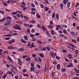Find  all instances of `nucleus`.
<instances>
[{
  "mask_svg": "<svg viewBox=\"0 0 79 79\" xmlns=\"http://www.w3.org/2000/svg\"><path fill=\"white\" fill-rule=\"evenodd\" d=\"M13 29H15L19 30V31H21V25L17 24L15 26L13 27Z\"/></svg>",
  "mask_w": 79,
  "mask_h": 79,
  "instance_id": "nucleus-1",
  "label": "nucleus"
},
{
  "mask_svg": "<svg viewBox=\"0 0 79 79\" xmlns=\"http://www.w3.org/2000/svg\"><path fill=\"white\" fill-rule=\"evenodd\" d=\"M54 53V52L53 51H52L50 52V56H51L53 58L55 57V56H56V55H57L56 53Z\"/></svg>",
  "mask_w": 79,
  "mask_h": 79,
  "instance_id": "nucleus-2",
  "label": "nucleus"
},
{
  "mask_svg": "<svg viewBox=\"0 0 79 79\" xmlns=\"http://www.w3.org/2000/svg\"><path fill=\"white\" fill-rule=\"evenodd\" d=\"M6 74H7L8 75H10H10L11 76H12V77H13L14 75H13V73L12 72H11L10 71H9L7 72L6 73Z\"/></svg>",
  "mask_w": 79,
  "mask_h": 79,
  "instance_id": "nucleus-3",
  "label": "nucleus"
},
{
  "mask_svg": "<svg viewBox=\"0 0 79 79\" xmlns=\"http://www.w3.org/2000/svg\"><path fill=\"white\" fill-rule=\"evenodd\" d=\"M20 7L23 9V10H26V7L24 5H20Z\"/></svg>",
  "mask_w": 79,
  "mask_h": 79,
  "instance_id": "nucleus-4",
  "label": "nucleus"
},
{
  "mask_svg": "<svg viewBox=\"0 0 79 79\" xmlns=\"http://www.w3.org/2000/svg\"><path fill=\"white\" fill-rule=\"evenodd\" d=\"M20 41H21L22 43H23V44H27V41H25V40H24L23 39H20Z\"/></svg>",
  "mask_w": 79,
  "mask_h": 79,
  "instance_id": "nucleus-5",
  "label": "nucleus"
},
{
  "mask_svg": "<svg viewBox=\"0 0 79 79\" xmlns=\"http://www.w3.org/2000/svg\"><path fill=\"white\" fill-rule=\"evenodd\" d=\"M73 66H74L72 63H70V64L67 66V68H70V67H73Z\"/></svg>",
  "mask_w": 79,
  "mask_h": 79,
  "instance_id": "nucleus-6",
  "label": "nucleus"
},
{
  "mask_svg": "<svg viewBox=\"0 0 79 79\" xmlns=\"http://www.w3.org/2000/svg\"><path fill=\"white\" fill-rule=\"evenodd\" d=\"M48 29H52L53 27V26L51 25H49L48 26Z\"/></svg>",
  "mask_w": 79,
  "mask_h": 79,
  "instance_id": "nucleus-7",
  "label": "nucleus"
},
{
  "mask_svg": "<svg viewBox=\"0 0 79 79\" xmlns=\"http://www.w3.org/2000/svg\"><path fill=\"white\" fill-rule=\"evenodd\" d=\"M51 33L52 35H54L55 34V32L53 30H51Z\"/></svg>",
  "mask_w": 79,
  "mask_h": 79,
  "instance_id": "nucleus-8",
  "label": "nucleus"
},
{
  "mask_svg": "<svg viewBox=\"0 0 79 79\" xmlns=\"http://www.w3.org/2000/svg\"><path fill=\"white\" fill-rule=\"evenodd\" d=\"M68 0H63V3L64 5H66V3H68Z\"/></svg>",
  "mask_w": 79,
  "mask_h": 79,
  "instance_id": "nucleus-9",
  "label": "nucleus"
},
{
  "mask_svg": "<svg viewBox=\"0 0 79 79\" xmlns=\"http://www.w3.org/2000/svg\"><path fill=\"white\" fill-rule=\"evenodd\" d=\"M42 29L44 31H47V29L45 28L44 26L43 25L42 27Z\"/></svg>",
  "mask_w": 79,
  "mask_h": 79,
  "instance_id": "nucleus-10",
  "label": "nucleus"
},
{
  "mask_svg": "<svg viewBox=\"0 0 79 79\" xmlns=\"http://www.w3.org/2000/svg\"><path fill=\"white\" fill-rule=\"evenodd\" d=\"M67 44H68L69 45H70V46L72 47H73V48H76V46H75L74 45H73L71 43H68Z\"/></svg>",
  "mask_w": 79,
  "mask_h": 79,
  "instance_id": "nucleus-11",
  "label": "nucleus"
},
{
  "mask_svg": "<svg viewBox=\"0 0 79 79\" xmlns=\"http://www.w3.org/2000/svg\"><path fill=\"white\" fill-rule=\"evenodd\" d=\"M66 69L64 68H61V71L62 73H64L66 72Z\"/></svg>",
  "mask_w": 79,
  "mask_h": 79,
  "instance_id": "nucleus-12",
  "label": "nucleus"
},
{
  "mask_svg": "<svg viewBox=\"0 0 79 79\" xmlns=\"http://www.w3.org/2000/svg\"><path fill=\"white\" fill-rule=\"evenodd\" d=\"M16 23H18V24H23V22L21 21L18 20L16 21Z\"/></svg>",
  "mask_w": 79,
  "mask_h": 79,
  "instance_id": "nucleus-13",
  "label": "nucleus"
},
{
  "mask_svg": "<svg viewBox=\"0 0 79 79\" xmlns=\"http://www.w3.org/2000/svg\"><path fill=\"white\" fill-rule=\"evenodd\" d=\"M31 46L30 47V48H31L35 47V46H34V44L33 42H32L31 43Z\"/></svg>",
  "mask_w": 79,
  "mask_h": 79,
  "instance_id": "nucleus-14",
  "label": "nucleus"
},
{
  "mask_svg": "<svg viewBox=\"0 0 79 79\" xmlns=\"http://www.w3.org/2000/svg\"><path fill=\"white\" fill-rule=\"evenodd\" d=\"M57 69L59 70L60 69V64H58L57 65Z\"/></svg>",
  "mask_w": 79,
  "mask_h": 79,
  "instance_id": "nucleus-15",
  "label": "nucleus"
},
{
  "mask_svg": "<svg viewBox=\"0 0 79 79\" xmlns=\"http://www.w3.org/2000/svg\"><path fill=\"white\" fill-rule=\"evenodd\" d=\"M23 18L26 21H28L29 20V18H27L26 16H23Z\"/></svg>",
  "mask_w": 79,
  "mask_h": 79,
  "instance_id": "nucleus-16",
  "label": "nucleus"
},
{
  "mask_svg": "<svg viewBox=\"0 0 79 79\" xmlns=\"http://www.w3.org/2000/svg\"><path fill=\"white\" fill-rule=\"evenodd\" d=\"M19 51L20 52H24V49L23 48H19Z\"/></svg>",
  "mask_w": 79,
  "mask_h": 79,
  "instance_id": "nucleus-17",
  "label": "nucleus"
},
{
  "mask_svg": "<svg viewBox=\"0 0 79 79\" xmlns=\"http://www.w3.org/2000/svg\"><path fill=\"white\" fill-rule=\"evenodd\" d=\"M70 5L71 2H68L67 4V6L68 8H69V6H70Z\"/></svg>",
  "mask_w": 79,
  "mask_h": 79,
  "instance_id": "nucleus-18",
  "label": "nucleus"
},
{
  "mask_svg": "<svg viewBox=\"0 0 79 79\" xmlns=\"http://www.w3.org/2000/svg\"><path fill=\"white\" fill-rule=\"evenodd\" d=\"M6 20V18L4 17V18H3L1 20H0V22H3V21H5Z\"/></svg>",
  "mask_w": 79,
  "mask_h": 79,
  "instance_id": "nucleus-19",
  "label": "nucleus"
},
{
  "mask_svg": "<svg viewBox=\"0 0 79 79\" xmlns=\"http://www.w3.org/2000/svg\"><path fill=\"white\" fill-rule=\"evenodd\" d=\"M60 7L61 10H63V3H61L60 5Z\"/></svg>",
  "mask_w": 79,
  "mask_h": 79,
  "instance_id": "nucleus-20",
  "label": "nucleus"
},
{
  "mask_svg": "<svg viewBox=\"0 0 79 79\" xmlns=\"http://www.w3.org/2000/svg\"><path fill=\"white\" fill-rule=\"evenodd\" d=\"M69 58L70 60H71L72 58V54H70L69 55Z\"/></svg>",
  "mask_w": 79,
  "mask_h": 79,
  "instance_id": "nucleus-21",
  "label": "nucleus"
},
{
  "mask_svg": "<svg viewBox=\"0 0 79 79\" xmlns=\"http://www.w3.org/2000/svg\"><path fill=\"white\" fill-rule=\"evenodd\" d=\"M23 25L24 26H25V27H28V26H29V24L25 23H23Z\"/></svg>",
  "mask_w": 79,
  "mask_h": 79,
  "instance_id": "nucleus-22",
  "label": "nucleus"
},
{
  "mask_svg": "<svg viewBox=\"0 0 79 79\" xmlns=\"http://www.w3.org/2000/svg\"><path fill=\"white\" fill-rule=\"evenodd\" d=\"M45 71H47L48 70V66H47V65H45Z\"/></svg>",
  "mask_w": 79,
  "mask_h": 79,
  "instance_id": "nucleus-23",
  "label": "nucleus"
},
{
  "mask_svg": "<svg viewBox=\"0 0 79 79\" xmlns=\"http://www.w3.org/2000/svg\"><path fill=\"white\" fill-rule=\"evenodd\" d=\"M10 71H11V72H12V73H13L14 74H15V73H16V72H15V71H14V69H10Z\"/></svg>",
  "mask_w": 79,
  "mask_h": 79,
  "instance_id": "nucleus-24",
  "label": "nucleus"
},
{
  "mask_svg": "<svg viewBox=\"0 0 79 79\" xmlns=\"http://www.w3.org/2000/svg\"><path fill=\"white\" fill-rule=\"evenodd\" d=\"M70 33L72 35H76V33L74 31H71Z\"/></svg>",
  "mask_w": 79,
  "mask_h": 79,
  "instance_id": "nucleus-25",
  "label": "nucleus"
},
{
  "mask_svg": "<svg viewBox=\"0 0 79 79\" xmlns=\"http://www.w3.org/2000/svg\"><path fill=\"white\" fill-rule=\"evenodd\" d=\"M40 6L41 8H44V6L42 4H40Z\"/></svg>",
  "mask_w": 79,
  "mask_h": 79,
  "instance_id": "nucleus-26",
  "label": "nucleus"
},
{
  "mask_svg": "<svg viewBox=\"0 0 79 79\" xmlns=\"http://www.w3.org/2000/svg\"><path fill=\"white\" fill-rule=\"evenodd\" d=\"M10 23H5L4 24V26H8V25H10Z\"/></svg>",
  "mask_w": 79,
  "mask_h": 79,
  "instance_id": "nucleus-27",
  "label": "nucleus"
},
{
  "mask_svg": "<svg viewBox=\"0 0 79 79\" xmlns=\"http://www.w3.org/2000/svg\"><path fill=\"white\" fill-rule=\"evenodd\" d=\"M34 70V67H32L30 68V71H33Z\"/></svg>",
  "mask_w": 79,
  "mask_h": 79,
  "instance_id": "nucleus-28",
  "label": "nucleus"
},
{
  "mask_svg": "<svg viewBox=\"0 0 79 79\" xmlns=\"http://www.w3.org/2000/svg\"><path fill=\"white\" fill-rule=\"evenodd\" d=\"M7 75L6 74H4V75L2 76V79H5L6 78V77Z\"/></svg>",
  "mask_w": 79,
  "mask_h": 79,
  "instance_id": "nucleus-29",
  "label": "nucleus"
},
{
  "mask_svg": "<svg viewBox=\"0 0 79 79\" xmlns=\"http://www.w3.org/2000/svg\"><path fill=\"white\" fill-rule=\"evenodd\" d=\"M24 39L25 40H27L28 39V38L27 37V36L25 35L24 36Z\"/></svg>",
  "mask_w": 79,
  "mask_h": 79,
  "instance_id": "nucleus-30",
  "label": "nucleus"
},
{
  "mask_svg": "<svg viewBox=\"0 0 79 79\" xmlns=\"http://www.w3.org/2000/svg\"><path fill=\"white\" fill-rule=\"evenodd\" d=\"M56 27L58 28L59 29H61V25H57Z\"/></svg>",
  "mask_w": 79,
  "mask_h": 79,
  "instance_id": "nucleus-31",
  "label": "nucleus"
},
{
  "mask_svg": "<svg viewBox=\"0 0 79 79\" xmlns=\"http://www.w3.org/2000/svg\"><path fill=\"white\" fill-rule=\"evenodd\" d=\"M26 61H31V58L29 57H27L25 59Z\"/></svg>",
  "mask_w": 79,
  "mask_h": 79,
  "instance_id": "nucleus-32",
  "label": "nucleus"
},
{
  "mask_svg": "<svg viewBox=\"0 0 79 79\" xmlns=\"http://www.w3.org/2000/svg\"><path fill=\"white\" fill-rule=\"evenodd\" d=\"M40 56L42 58H44V55L43 53H41L40 54Z\"/></svg>",
  "mask_w": 79,
  "mask_h": 79,
  "instance_id": "nucleus-33",
  "label": "nucleus"
},
{
  "mask_svg": "<svg viewBox=\"0 0 79 79\" xmlns=\"http://www.w3.org/2000/svg\"><path fill=\"white\" fill-rule=\"evenodd\" d=\"M6 19H12V18L10 16H7L6 17Z\"/></svg>",
  "mask_w": 79,
  "mask_h": 79,
  "instance_id": "nucleus-34",
  "label": "nucleus"
},
{
  "mask_svg": "<svg viewBox=\"0 0 79 79\" xmlns=\"http://www.w3.org/2000/svg\"><path fill=\"white\" fill-rule=\"evenodd\" d=\"M63 32L64 34H67V31L65 29H64L63 30Z\"/></svg>",
  "mask_w": 79,
  "mask_h": 79,
  "instance_id": "nucleus-35",
  "label": "nucleus"
},
{
  "mask_svg": "<svg viewBox=\"0 0 79 79\" xmlns=\"http://www.w3.org/2000/svg\"><path fill=\"white\" fill-rule=\"evenodd\" d=\"M46 50H47V47L42 48V51H46Z\"/></svg>",
  "mask_w": 79,
  "mask_h": 79,
  "instance_id": "nucleus-36",
  "label": "nucleus"
},
{
  "mask_svg": "<svg viewBox=\"0 0 79 79\" xmlns=\"http://www.w3.org/2000/svg\"><path fill=\"white\" fill-rule=\"evenodd\" d=\"M11 15H15L17 14V12H16V11L15 12H12L11 13Z\"/></svg>",
  "mask_w": 79,
  "mask_h": 79,
  "instance_id": "nucleus-37",
  "label": "nucleus"
},
{
  "mask_svg": "<svg viewBox=\"0 0 79 79\" xmlns=\"http://www.w3.org/2000/svg\"><path fill=\"white\" fill-rule=\"evenodd\" d=\"M27 46L28 47H30L31 46V42L29 41L27 43Z\"/></svg>",
  "mask_w": 79,
  "mask_h": 79,
  "instance_id": "nucleus-38",
  "label": "nucleus"
},
{
  "mask_svg": "<svg viewBox=\"0 0 79 79\" xmlns=\"http://www.w3.org/2000/svg\"><path fill=\"white\" fill-rule=\"evenodd\" d=\"M75 73H77V74H79V71L78 69H75Z\"/></svg>",
  "mask_w": 79,
  "mask_h": 79,
  "instance_id": "nucleus-39",
  "label": "nucleus"
},
{
  "mask_svg": "<svg viewBox=\"0 0 79 79\" xmlns=\"http://www.w3.org/2000/svg\"><path fill=\"white\" fill-rule=\"evenodd\" d=\"M35 21H34V20H31L30 21V22L31 23H32V24H35Z\"/></svg>",
  "mask_w": 79,
  "mask_h": 79,
  "instance_id": "nucleus-40",
  "label": "nucleus"
},
{
  "mask_svg": "<svg viewBox=\"0 0 79 79\" xmlns=\"http://www.w3.org/2000/svg\"><path fill=\"white\" fill-rule=\"evenodd\" d=\"M56 17L57 19H59V15L58 14H56Z\"/></svg>",
  "mask_w": 79,
  "mask_h": 79,
  "instance_id": "nucleus-41",
  "label": "nucleus"
},
{
  "mask_svg": "<svg viewBox=\"0 0 79 79\" xmlns=\"http://www.w3.org/2000/svg\"><path fill=\"white\" fill-rule=\"evenodd\" d=\"M18 61L19 63H21V59L20 58H18Z\"/></svg>",
  "mask_w": 79,
  "mask_h": 79,
  "instance_id": "nucleus-42",
  "label": "nucleus"
},
{
  "mask_svg": "<svg viewBox=\"0 0 79 79\" xmlns=\"http://www.w3.org/2000/svg\"><path fill=\"white\" fill-rule=\"evenodd\" d=\"M30 36L31 38H33L35 36L33 34H30Z\"/></svg>",
  "mask_w": 79,
  "mask_h": 79,
  "instance_id": "nucleus-43",
  "label": "nucleus"
},
{
  "mask_svg": "<svg viewBox=\"0 0 79 79\" xmlns=\"http://www.w3.org/2000/svg\"><path fill=\"white\" fill-rule=\"evenodd\" d=\"M38 61L39 62H42V59L40 57H39L38 58Z\"/></svg>",
  "mask_w": 79,
  "mask_h": 79,
  "instance_id": "nucleus-44",
  "label": "nucleus"
},
{
  "mask_svg": "<svg viewBox=\"0 0 79 79\" xmlns=\"http://www.w3.org/2000/svg\"><path fill=\"white\" fill-rule=\"evenodd\" d=\"M31 11H35L36 10V9L35 8H31Z\"/></svg>",
  "mask_w": 79,
  "mask_h": 79,
  "instance_id": "nucleus-45",
  "label": "nucleus"
},
{
  "mask_svg": "<svg viewBox=\"0 0 79 79\" xmlns=\"http://www.w3.org/2000/svg\"><path fill=\"white\" fill-rule=\"evenodd\" d=\"M73 62H74L76 64H77V60L76 59H75L74 60Z\"/></svg>",
  "mask_w": 79,
  "mask_h": 79,
  "instance_id": "nucleus-46",
  "label": "nucleus"
},
{
  "mask_svg": "<svg viewBox=\"0 0 79 79\" xmlns=\"http://www.w3.org/2000/svg\"><path fill=\"white\" fill-rule=\"evenodd\" d=\"M72 42L75 43V44H77V41H76L75 40L73 39L72 40Z\"/></svg>",
  "mask_w": 79,
  "mask_h": 79,
  "instance_id": "nucleus-47",
  "label": "nucleus"
},
{
  "mask_svg": "<svg viewBox=\"0 0 79 79\" xmlns=\"http://www.w3.org/2000/svg\"><path fill=\"white\" fill-rule=\"evenodd\" d=\"M36 16L38 18H40V16L38 14H36Z\"/></svg>",
  "mask_w": 79,
  "mask_h": 79,
  "instance_id": "nucleus-48",
  "label": "nucleus"
},
{
  "mask_svg": "<svg viewBox=\"0 0 79 79\" xmlns=\"http://www.w3.org/2000/svg\"><path fill=\"white\" fill-rule=\"evenodd\" d=\"M0 13H1V14H5V12L3 10H0Z\"/></svg>",
  "mask_w": 79,
  "mask_h": 79,
  "instance_id": "nucleus-49",
  "label": "nucleus"
},
{
  "mask_svg": "<svg viewBox=\"0 0 79 79\" xmlns=\"http://www.w3.org/2000/svg\"><path fill=\"white\" fill-rule=\"evenodd\" d=\"M37 42L38 44H42V42L40 40H37Z\"/></svg>",
  "mask_w": 79,
  "mask_h": 79,
  "instance_id": "nucleus-50",
  "label": "nucleus"
},
{
  "mask_svg": "<svg viewBox=\"0 0 79 79\" xmlns=\"http://www.w3.org/2000/svg\"><path fill=\"white\" fill-rule=\"evenodd\" d=\"M26 72V69H23L22 70V72L23 73H25Z\"/></svg>",
  "mask_w": 79,
  "mask_h": 79,
  "instance_id": "nucleus-51",
  "label": "nucleus"
},
{
  "mask_svg": "<svg viewBox=\"0 0 79 79\" xmlns=\"http://www.w3.org/2000/svg\"><path fill=\"white\" fill-rule=\"evenodd\" d=\"M9 39H10V37H7L5 38V40H8Z\"/></svg>",
  "mask_w": 79,
  "mask_h": 79,
  "instance_id": "nucleus-52",
  "label": "nucleus"
},
{
  "mask_svg": "<svg viewBox=\"0 0 79 79\" xmlns=\"http://www.w3.org/2000/svg\"><path fill=\"white\" fill-rule=\"evenodd\" d=\"M34 3H35V5H38V2H37V1H34Z\"/></svg>",
  "mask_w": 79,
  "mask_h": 79,
  "instance_id": "nucleus-53",
  "label": "nucleus"
},
{
  "mask_svg": "<svg viewBox=\"0 0 79 79\" xmlns=\"http://www.w3.org/2000/svg\"><path fill=\"white\" fill-rule=\"evenodd\" d=\"M2 3L4 6H7L8 5V4H7V3L5 2H3Z\"/></svg>",
  "mask_w": 79,
  "mask_h": 79,
  "instance_id": "nucleus-54",
  "label": "nucleus"
},
{
  "mask_svg": "<svg viewBox=\"0 0 79 79\" xmlns=\"http://www.w3.org/2000/svg\"><path fill=\"white\" fill-rule=\"evenodd\" d=\"M44 10H45V11H47L48 10V8L47 7H45L44 8Z\"/></svg>",
  "mask_w": 79,
  "mask_h": 79,
  "instance_id": "nucleus-55",
  "label": "nucleus"
},
{
  "mask_svg": "<svg viewBox=\"0 0 79 79\" xmlns=\"http://www.w3.org/2000/svg\"><path fill=\"white\" fill-rule=\"evenodd\" d=\"M33 26L32 24H30L28 25V27H33Z\"/></svg>",
  "mask_w": 79,
  "mask_h": 79,
  "instance_id": "nucleus-56",
  "label": "nucleus"
},
{
  "mask_svg": "<svg viewBox=\"0 0 79 79\" xmlns=\"http://www.w3.org/2000/svg\"><path fill=\"white\" fill-rule=\"evenodd\" d=\"M59 36H60V37H64V35L63 34H60L59 35Z\"/></svg>",
  "mask_w": 79,
  "mask_h": 79,
  "instance_id": "nucleus-57",
  "label": "nucleus"
},
{
  "mask_svg": "<svg viewBox=\"0 0 79 79\" xmlns=\"http://www.w3.org/2000/svg\"><path fill=\"white\" fill-rule=\"evenodd\" d=\"M15 79H19V77L17 75L15 76Z\"/></svg>",
  "mask_w": 79,
  "mask_h": 79,
  "instance_id": "nucleus-58",
  "label": "nucleus"
},
{
  "mask_svg": "<svg viewBox=\"0 0 79 79\" xmlns=\"http://www.w3.org/2000/svg\"><path fill=\"white\" fill-rule=\"evenodd\" d=\"M62 52L64 53H67V51L65 49H63L62 50Z\"/></svg>",
  "mask_w": 79,
  "mask_h": 79,
  "instance_id": "nucleus-59",
  "label": "nucleus"
},
{
  "mask_svg": "<svg viewBox=\"0 0 79 79\" xmlns=\"http://www.w3.org/2000/svg\"><path fill=\"white\" fill-rule=\"evenodd\" d=\"M47 50L48 51H50V48L48 46L47 48Z\"/></svg>",
  "mask_w": 79,
  "mask_h": 79,
  "instance_id": "nucleus-60",
  "label": "nucleus"
},
{
  "mask_svg": "<svg viewBox=\"0 0 79 79\" xmlns=\"http://www.w3.org/2000/svg\"><path fill=\"white\" fill-rule=\"evenodd\" d=\"M31 32L32 33H34L35 32V29H32L31 30Z\"/></svg>",
  "mask_w": 79,
  "mask_h": 79,
  "instance_id": "nucleus-61",
  "label": "nucleus"
},
{
  "mask_svg": "<svg viewBox=\"0 0 79 79\" xmlns=\"http://www.w3.org/2000/svg\"><path fill=\"white\" fill-rule=\"evenodd\" d=\"M55 16V13H53L52 14V18H54Z\"/></svg>",
  "mask_w": 79,
  "mask_h": 79,
  "instance_id": "nucleus-62",
  "label": "nucleus"
},
{
  "mask_svg": "<svg viewBox=\"0 0 79 79\" xmlns=\"http://www.w3.org/2000/svg\"><path fill=\"white\" fill-rule=\"evenodd\" d=\"M31 6L33 7V8H34L35 7V5L33 4V3H32L31 4Z\"/></svg>",
  "mask_w": 79,
  "mask_h": 79,
  "instance_id": "nucleus-63",
  "label": "nucleus"
},
{
  "mask_svg": "<svg viewBox=\"0 0 79 79\" xmlns=\"http://www.w3.org/2000/svg\"><path fill=\"white\" fill-rule=\"evenodd\" d=\"M73 79H79V77H74L73 78Z\"/></svg>",
  "mask_w": 79,
  "mask_h": 79,
  "instance_id": "nucleus-64",
  "label": "nucleus"
}]
</instances>
